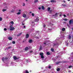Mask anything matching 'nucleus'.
Listing matches in <instances>:
<instances>
[{
	"label": "nucleus",
	"instance_id": "31",
	"mask_svg": "<svg viewBox=\"0 0 73 73\" xmlns=\"http://www.w3.org/2000/svg\"><path fill=\"white\" fill-rule=\"evenodd\" d=\"M3 20V18L1 17H0V21H2Z\"/></svg>",
	"mask_w": 73,
	"mask_h": 73
},
{
	"label": "nucleus",
	"instance_id": "46",
	"mask_svg": "<svg viewBox=\"0 0 73 73\" xmlns=\"http://www.w3.org/2000/svg\"><path fill=\"white\" fill-rule=\"evenodd\" d=\"M68 45H69V44L68 43H67L66 44V45H67V46H68Z\"/></svg>",
	"mask_w": 73,
	"mask_h": 73
},
{
	"label": "nucleus",
	"instance_id": "16",
	"mask_svg": "<svg viewBox=\"0 0 73 73\" xmlns=\"http://www.w3.org/2000/svg\"><path fill=\"white\" fill-rule=\"evenodd\" d=\"M11 48H12V47L11 46H10L9 47H7V49H10Z\"/></svg>",
	"mask_w": 73,
	"mask_h": 73
},
{
	"label": "nucleus",
	"instance_id": "52",
	"mask_svg": "<svg viewBox=\"0 0 73 73\" xmlns=\"http://www.w3.org/2000/svg\"><path fill=\"white\" fill-rule=\"evenodd\" d=\"M22 34V33H21L19 34H20V35H21Z\"/></svg>",
	"mask_w": 73,
	"mask_h": 73
},
{
	"label": "nucleus",
	"instance_id": "17",
	"mask_svg": "<svg viewBox=\"0 0 73 73\" xmlns=\"http://www.w3.org/2000/svg\"><path fill=\"white\" fill-rule=\"evenodd\" d=\"M73 68V66H70L68 67V68Z\"/></svg>",
	"mask_w": 73,
	"mask_h": 73
},
{
	"label": "nucleus",
	"instance_id": "51",
	"mask_svg": "<svg viewBox=\"0 0 73 73\" xmlns=\"http://www.w3.org/2000/svg\"><path fill=\"white\" fill-rule=\"evenodd\" d=\"M26 62H28V60H26Z\"/></svg>",
	"mask_w": 73,
	"mask_h": 73
},
{
	"label": "nucleus",
	"instance_id": "22",
	"mask_svg": "<svg viewBox=\"0 0 73 73\" xmlns=\"http://www.w3.org/2000/svg\"><path fill=\"white\" fill-rule=\"evenodd\" d=\"M25 73H29V72L28 71V70H25Z\"/></svg>",
	"mask_w": 73,
	"mask_h": 73
},
{
	"label": "nucleus",
	"instance_id": "43",
	"mask_svg": "<svg viewBox=\"0 0 73 73\" xmlns=\"http://www.w3.org/2000/svg\"><path fill=\"white\" fill-rule=\"evenodd\" d=\"M38 9H39V10H41V7H39L38 8Z\"/></svg>",
	"mask_w": 73,
	"mask_h": 73
},
{
	"label": "nucleus",
	"instance_id": "59",
	"mask_svg": "<svg viewBox=\"0 0 73 73\" xmlns=\"http://www.w3.org/2000/svg\"><path fill=\"white\" fill-rule=\"evenodd\" d=\"M72 30H73V28H72Z\"/></svg>",
	"mask_w": 73,
	"mask_h": 73
},
{
	"label": "nucleus",
	"instance_id": "64",
	"mask_svg": "<svg viewBox=\"0 0 73 73\" xmlns=\"http://www.w3.org/2000/svg\"><path fill=\"white\" fill-rule=\"evenodd\" d=\"M72 61H73V60H72Z\"/></svg>",
	"mask_w": 73,
	"mask_h": 73
},
{
	"label": "nucleus",
	"instance_id": "34",
	"mask_svg": "<svg viewBox=\"0 0 73 73\" xmlns=\"http://www.w3.org/2000/svg\"><path fill=\"white\" fill-rule=\"evenodd\" d=\"M57 13H56L55 14V15L54 16H57Z\"/></svg>",
	"mask_w": 73,
	"mask_h": 73
},
{
	"label": "nucleus",
	"instance_id": "50",
	"mask_svg": "<svg viewBox=\"0 0 73 73\" xmlns=\"http://www.w3.org/2000/svg\"><path fill=\"white\" fill-rule=\"evenodd\" d=\"M13 7L14 9H15L16 8V7L15 6H14Z\"/></svg>",
	"mask_w": 73,
	"mask_h": 73
},
{
	"label": "nucleus",
	"instance_id": "9",
	"mask_svg": "<svg viewBox=\"0 0 73 73\" xmlns=\"http://www.w3.org/2000/svg\"><path fill=\"white\" fill-rule=\"evenodd\" d=\"M29 49V48L28 47H26L25 48V50H28Z\"/></svg>",
	"mask_w": 73,
	"mask_h": 73
},
{
	"label": "nucleus",
	"instance_id": "10",
	"mask_svg": "<svg viewBox=\"0 0 73 73\" xmlns=\"http://www.w3.org/2000/svg\"><path fill=\"white\" fill-rule=\"evenodd\" d=\"M5 60V58H4V57H3L2 58V61H3V62H4V60Z\"/></svg>",
	"mask_w": 73,
	"mask_h": 73
},
{
	"label": "nucleus",
	"instance_id": "7",
	"mask_svg": "<svg viewBox=\"0 0 73 73\" xmlns=\"http://www.w3.org/2000/svg\"><path fill=\"white\" fill-rule=\"evenodd\" d=\"M15 29L14 27H12V28H11L10 29V30L11 31H13Z\"/></svg>",
	"mask_w": 73,
	"mask_h": 73
},
{
	"label": "nucleus",
	"instance_id": "35",
	"mask_svg": "<svg viewBox=\"0 0 73 73\" xmlns=\"http://www.w3.org/2000/svg\"><path fill=\"white\" fill-rule=\"evenodd\" d=\"M12 43H13V44H15V41H13Z\"/></svg>",
	"mask_w": 73,
	"mask_h": 73
},
{
	"label": "nucleus",
	"instance_id": "14",
	"mask_svg": "<svg viewBox=\"0 0 73 73\" xmlns=\"http://www.w3.org/2000/svg\"><path fill=\"white\" fill-rule=\"evenodd\" d=\"M61 62V61H60L58 62H57L56 63V64H57V65H58V64H60Z\"/></svg>",
	"mask_w": 73,
	"mask_h": 73
},
{
	"label": "nucleus",
	"instance_id": "45",
	"mask_svg": "<svg viewBox=\"0 0 73 73\" xmlns=\"http://www.w3.org/2000/svg\"><path fill=\"white\" fill-rule=\"evenodd\" d=\"M20 35L19 34L17 35V37L19 36H20Z\"/></svg>",
	"mask_w": 73,
	"mask_h": 73
},
{
	"label": "nucleus",
	"instance_id": "25",
	"mask_svg": "<svg viewBox=\"0 0 73 73\" xmlns=\"http://www.w3.org/2000/svg\"><path fill=\"white\" fill-rule=\"evenodd\" d=\"M60 69L59 68H58L57 69V71H60Z\"/></svg>",
	"mask_w": 73,
	"mask_h": 73
},
{
	"label": "nucleus",
	"instance_id": "27",
	"mask_svg": "<svg viewBox=\"0 0 73 73\" xmlns=\"http://www.w3.org/2000/svg\"><path fill=\"white\" fill-rule=\"evenodd\" d=\"M42 50V48H41V46H40L39 48V50Z\"/></svg>",
	"mask_w": 73,
	"mask_h": 73
},
{
	"label": "nucleus",
	"instance_id": "48",
	"mask_svg": "<svg viewBox=\"0 0 73 73\" xmlns=\"http://www.w3.org/2000/svg\"><path fill=\"white\" fill-rule=\"evenodd\" d=\"M57 44H54V46H55V45H56Z\"/></svg>",
	"mask_w": 73,
	"mask_h": 73
},
{
	"label": "nucleus",
	"instance_id": "44",
	"mask_svg": "<svg viewBox=\"0 0 73 73\" xmlns=\"http://www.w3.org/2000/svg\"><path fill=\"white\" fill-rule=\"evenodd\" d=\"M32 52H33V51H30V53H32Z\"/></svg>",
	"mask_w": 73,
	"mask_h": 73
},
{
	"label": "nucleus",
	"instance_id": "40",
	"mask_svg": "<svg viewBox=\"0 0 73 73\" xmlns=\"http://www.w3.org/2000/svg\"><path fill=\"white\" fill-rule=\"evenodd\" d=\"M32 16H35V14H34V13H33L32 14Z\"/></svg>",
	"mask_w": 73,
	"mask_h": 73
},
{
	"label": "nucleus",
	"instance_id": "2",
	"mask_svg": "<svg viewBox=\"0 0 73 73\" xmlns=\"http://www.w3.org/2000/svg\"><path fill=\"white\" fill-rule=\"evenodd\" d=\"M29 34H27L26 35V38H29Z\"/></svg>",
	"mask_w": 73,
	"mask_h": 73
},
{
	"label": "nucleus",
	"instance_id": "61",
	"mask_svg": "<svg viewBox=\"0 0 73 73\" xmlns=\"http://www.w3.org/2000/svg\"><path fill=\"white\" fill-rule=\"evenodd\" d=\"M70 0H68V1H70Z\"/></svg>",
	"mask_w": 73,
	"mask_h": 73
},
{
	"label": "nucleus",
	"instance_id": "21",
	"mask_svg": "<svg viewBox=\"0 0 73 73\" xmlns=\"http://www.w3.org/2000/svg\"><path fill=\"white\" fill-rule=\"evenodd\" d=\"M11 12L12 13H14L15 12V11L13 9H12V11H11Z\"/></svg>",
	"mask_w": 73,
	"mask_h": 73
},
{
	"label": "nucleus",
	"instance_id": "56",
	"mask_svg": "<svg viewBox=\"0 0 73 73\" xmlns=\"http://www.w3.org/2000/svg\"><path fill=\"white\" fill-rule=\"evenodd\" d=\"M44 44L45 45V44H46V42H44Z\"/></svg>",
	"mask_w": 73,
	"mask_h": 73
},
{
	"label": "nucleus",
	"instance_id": "1",
	"mask_svg": "<svg viewBox=\"0 0 73 73\" xmlns=\"http://www.w3.org/2000/svg\"><path fill=\"white\" fill-rule=\"evenodd\" d=\"M38 20H39V19H38V17H37L36 19L34 20V21L35 22H38Z\"/></svg>",
	"mask_w": 73,
	"mask_h": 73
},
{
	"label": "nucleus",
	"instance_id": "58",
	"mask_svg": "<svg viewBox=\"0 0 73 73\" xmlns=\"http://www.w3.org/2000/svg\"><path fill=\"white\" fill-rule=\"evenodd\" d=\"M60 16H61V15L60 14Z\"/></svg>",
	"mask_w": 73,
	"mask_h": 73
},
{
	"label": "nucleus",
	"instance_id": "20",
	"mask_svg": "<svg viewBox=\"0 0 73 73\" xmlns=\"http://www.w3.org/2000/svg\"><path fill=\"white\" fill-rule=\"evenodd\" d=\"M10 23H11V24H12V25H13V24H14V23H13V21H12Z\"/></svg>",
	"mask_w": 73,
	"mask_h": 73
},
{
	"label": "nucleus",
	"instance_id": "53",
	"mask_svg": "<svg viewBox=\"0 0 73 73\" xmlns=\"http://www.w3.org/2000/svg\"><path fill=\"white\" fill-rule=\"evenodd\" d=\"M52 10H50V13H51L52 12Z\"/></svg>",
	"mask_w": 73,
	"mask_h": 73
},
{
	"label": "nucleus",
	"instance_id": "39",
	"mask_svg": "<svg viewBox=\"0 0 73 73\" xmlns=\"http://www.w3.org/2000/svg\"><path fill=\"white\" fill-rule=\"evenodd\" d=\"M7 29H6V28H5L4 29V31H7Z\"/></svg>",
	"mask_w": 73,
	"mask_h": 73
},
{
	"label": "nucleus",
	"instance_id": "24",
	"mask_svg": "<svg viewBox=\"0 0 73 73\" xmlns=\"http://www.w3.org/2000/svg\"><path fill=\"white\" fill-rule=\"evenodd\" d=\"M41 58H44V56L43 55H42L41 56Z\"/></svg>",
	"mask_w": 73,
	"mask_h": 73
},
{
	"label": "nucleus",
	"instance_id": "57",
	"mask_svg": "<svg viewBox=\"0 0 73 73\" xmlns=\"http://www.w3.org/2000/svg\"><path fill=\"white\" fill-rule=\"evenodd\" d=\"M19 12H20V11H21V10H19Z\"/></svg>",
	"mask_w": 73,
	"mask_h": 73
},
{
	"label": "nucleus",
	"instance_id": "5",
	"mask_svg": "<svg viewBox=\"0 0 73 73\" xmlns=\"http://www.w3.org/2000/svg\"><path fill=\"white\" fill-rule=\"evenodd\" d=\"M12 38L11 37H9L8 38V39L9 40H12Z\"/></svg>",
	"mask_w": 73,
	"mask_h": 73
},
{
	"label": "nucleus",
	"instance_id": "23",
	"mask_svg": "<svg viewBox=\"0 0 73 73\" xmlns=\"http://www.w3.org/2000/svg\"><path fill=\"white\" fill-rule=\"evenodd\" d=\"M47 54H48V55H50V53L49 52H47L46 53Z\"/></svg>",
	"mask_w": 73,
	"mask_h": 73
},
{
	"label": "nucleus",
	"instance_id": "4",
	"mask_svg": "<svg viewBox=\"0 0 73 73\" xmlns=\"http://www.w3.org/2000/svg\"><path fill=\"white\" fill-rule=\"evenodd\" d=\"M72 19H71L69 21V24L70 25L72 24Z\"/></svg>",
	"mask_w": 73,
	"mask_h": 73
},
{
	"label": "nucleus",
	"instance_id": "11",
	"mask_svg": "<svg viewBox=\"0 0 73 73\" xmlns=\"http://www.w3.org/2000/svg\"><path fill=\"white\" fill-rule=\"evenodd\" d=\"M44 54V53L42 52H40V56H43Z\"/></svg>",
	"mask_w": 73,
	"mask_h": 73
},
{
	"label": "nucleus",
	"instance_id": "30",
	"mask_svg": "<svg viewBox=\"0 0 73 73\" xmlns=\"http://www.w3.org/2000/svg\"><path fill=\"white\" fill-rule=\"evenodd\" d=\"M3 12H5V11H7V10L5 9H3L2 10Z\"/></svg>",
	"mask_w": 73,
	"mask_h": 73
},
{
	"label": "nucleus",
	"instance_id": "29",
	"mask_svg": "<svg viewBox=\"0 0 73 73\" xmlns=\"http://www.w3.org/2000/svg\"><path fill=\"white\" fill-rule=\"evenodd\" d=\"M62 5L63 7H65V6H66V5H64V4H62Z\"/></svg>",
	"mask_w": 73,
	"mask_h": 73
},
{
	"label": "nucleus",
	"instance_id": "55",
	"mask_svg": "<svg viewBox=\"0 0 73 73\" xmlns=\"http://www.w3.org/2000/svg\"><path fill=\"white\" fill-rule=\"evenodd\" d=\"M30 13H32V12L30 11Z\"/></svg>",
	"mask_w": 73,
	"mask_h": 73
},
{
	"label": "nucleus",
	"instance_id": "41",
	"mask_svg": "<svg viewBox=\"0 0 73 73\" xmlns=\"http://www.w3.org/2000/svg\"><path fill=\"white\" fill-rule=\"evenodd\" d=\"M23 4L22 5V6H23V7L25 6V3H23Z\"/></svg>",
	"mask_w": 73,
	"mask_h": 73
},
{
	"label": "nucleus",
	"instance_id": "33",
	"mask_svg": "<svg viewBox=\"0 0 73 73\" xmlns=\"http://www.w3.org/2000/svg\"><path fill=\"white\" fill-rule=\"evenodd\" d=\"M51 50L52 52H54V49L53 48H51Z\"/></svg>",
	"mask_w": 73,
	"mask_h": 73
},
{
	"label": "nucleus",
	"instance_id": "26",
	"mask_svg": "<svg viewBox=\"0 0 73 73\" xmlns=\"http://www.w3.org/2000/svg\"><path fill=\"white\" fill-rule=\"evenodd\" d=\"M8 59V58L5 57V60L6 61H7V60Z\"/></svg>",
	"mask_w": 73,
	"mask_h": 73
},
{
	"label": "nucleus",
	"instance_id": "18",
	"mask_svg": "<svg viewBox=\"0 0 73 73\" xmlns=\"http://www.w3.org/2000/svg\"><path fill=\"white\" fill-rule=\"evenodd\" d=\"M47 9L48 11H50V8L48 7Z\"/></svg>",
	"mask_w": 73,
	"mask_h": 73
},
{
	"label": "nucleus",
	"instance_id": "62",
	"mask_svg": "<svg viewBox=\"0 0 73 73\" xmlns=\"http://www.w3.org/2000/svg\"><path fill=\"white\" fill-rule=\"evenodd\" d=\"M64 2L65 3V1H64Z\"/></svg>",
	"mask_w": 73,
	"mask_h": 73
},
{
	"label": "nucleus",
	"instance_id": "42",
	"mask_svg": "<svg viewBox=\"0 0 73 73\" xmlns=\"http://www.w3.org/2000/svg\"><path fill=\"white\" fill-rule=\"evenodd\" d=\"M48 68H49V69H50V68H51V66H49L48 67Z\"/></svg>",
	"mask_w": 73,
	"mask_h": 73
},
{
	"label": "nucleus",
	"instance_id": "60",
	"mask_svg": "<svg viewBox=\"0 0 73 73\" xmlns=\"http://www.w3.org/2000/svg\"><path fill=\"white\" fill-rule=\"evenodd\" d=\"M26 1H28V0H26Z\"/></svg>",
	"mask_w": 73,
	"mask_h": 73
},
{
	"label": "nucleus",
	"instance_id": "12",
	"mask_svg": "<svg viewBox=\"0 0 73 73\" xmlns=\"http://www.w3.org/2000/svg\"><path fill=\"white\" fill-rule=\"evenodd\" d=\"M32 42V40L31 39H30L29 40V43H31V42Z\"/></svg>",
	"mask_w": 73,
	"mask_h": 73
},
{
	"label": "nucleus",
	"instance_id": "54",
	"mask_svg": "<svg viewBox=\"0 0 73 73\" xmlns=\"http://www.w3.org/2000/svg\"><path fill=\"white\" fill-rule=\"evenodd\" d=\"M24 28H25V26H24Z\"/></svg>",
	"mask_w": 73,
	"mask_h": 73
},
{
	"label": "nucleus",
	"instance_id": "8",
	"mask_svg": "<svg viewBox=\"0 0 73 73\" xmlns=\"http://www.w3.org/2000/svg\"><path fill=\"white\" fill-rule=\"evenodd\" d=\"M50 2L51 3H55V2H56V1L54 0H52L50 1Z\"/></svg>",
	"mask_w": 73,
	"mask_h": 73
},
{
	"label": "nucleus",
	"instance_id": "63",
	"mask_svg": "<svg viewBox=\"0 0 73 73\" xmlns=\"http://www.w3.org/2000/svg\"><path fill=\"white\" fill-rule=\"evenodd\" d=\"M72 54H73V52H72Z\"/></svg>",
	"mask_w": 73,
	"mask_h": 73
},
{
	"label": "nucleus",
	"instance_id": "3",
	"mask_svg": "<svg viewBox=\"0 0 73 73\" xmlns=\"http://www.w3.org/2000/svg\"><path fill=\"white\" fill-rule=\"evenodd\" d=\"M13 58L14 60H17V59H19L18 58H17V57H16V56H13Z\"/></svg>",
	"mask_w": 73,
	"mask_h": 73
},
{
	"label": "nucleus",
	"instance_id": "38",
	"mask_svg": "<svg viewBox=\"0 0 73 73\" xmlns=\"http://www.w3.org/2000/svg\"><path fill=\"white\" fill-rule=\"evenodd\" d=\"M46 27V25H43V27H44V28H45V27Z\"/></svg>",
	"mask_w": 73,
	"mask_h": 73
},
{
	"label": "nucleus",
	"instance_id": "13",
	"mask_svg": "<svg viewBox=\"0 0 73 73\" xmlns=\"http://www.w3.org/2000/svg\"><path fill=\"white\" fill-rule=\"evenodd\" d=\"M42 9H43V10H44V9H45V7H44V6H42Z\"/></svg>",
	"mask_w": 73,
	"mask_h": 73
},
{
	"label": "nucleus",
	"instance_id": "49",
	"mask_svg": "<svg viewBox=\"0 0 73 73\" xmlns=\"http://www.w3.org/2000/svg\"><path fill=\"white\" fill-rule=\"evenodd\" d=\"M64 17H66V15L65 14H64Z\"/></svg>",
	"mask_w": 73,
	"mask_h": 73
},
{
	"label": "nucleus",
	"instance_id": "47",
	"mask_svg": "<svg viewBox=\"0 0 73 73\" xmlns=\"http://www.w3.org/2000/svg\"><path fill=\"white\" fill-rule=\"evenodd\" d=\"M22 25H25L24 23H22Z\"/></svg>",
	"mask_w": 73,
	"mask_h": 73
},
{
	"label": "nucleus",
	"instance_id": "19",
	"mask_svg": "<svg viewBox=\"0 0 73 73\" xmlns=\"http://www.w3.org/2000/svg\"><path fill=\"white\" fill-rule=\"evenodd\" d=\"M65 31V28H63L62 29V31Z\"/></svg>",
	"mask_w": 73,
	"mask_h": 73
},
{
	"label": "nucleus",
	"instance_id": "15",
	"mask_svg": "<svg viewBox=\"0 0 73 73\" xmlns=\"http://www.w3.org/2000/svg\"><path fill=\"white\" fill-rule=\"evenodd\" d=\"M38 1V0H36L35 1H34V3H37Z\"/></svg>",
	"mask_w": 73,
	"mask_h": 73
},
{
	"label": "nucleus",
	"instance_id": "36",
	"mask_svg": "<svg viewBox=\"0 0 73 73\" xmlns=\"http://www.w3.org/2000/svg\"><path fill=\"white\" fill-rule=\"evenodd\" d=\"M68 38L69 39H70V38H71V36H70V35L68 37Z\"/></svg>",
	"mask_w": 73,
	"mask_h": 73
},
{
	"label": "nucleus",
	"instance_id": "32",
	"mask_svg": "<svg viewBox=\"0 0 73 73\" xmlns=\"http://www.w3.org/2000/svg\"><path fill=\"white\" fill-rule=\"evenodd\" d=\"M67 20H68V19H63V20H65V21H66Z\"/></svg>",
	"mask_w": 73,
	"mask_h": 73
},
{
	"label": "nucleus",
	"instance_id": "6",
	"mask_svg": "<svg viewBox=\"0 0 73 73\" xmlns=\"http://www.w3.org/2000/svg\"><path fill=\"white\" fill-rule=\"evenodd\" d=\"M23 17H24V18H26V17H27V15H26L25 14H23Z\"/></svg>",
	"mask_w": 73,
	"mask_h": 73
},
{
	"label": "nucleus",
	"instance_id": "28",
	"mask_svg": "<svg viewBox=\"0 0 73 73\" xmlns=\"http://www.w3.org/2000/svg\"><path fill=\"white\" fill-rule=\"evenodd\" d=\"M21 14V13L20 12H18L17 13V15H20Z\"/></svg>",
	"mask_w": 73,
	"mask_h": 73
},
{
	"label": "nucleus",
	"instance_id": "37",
	"mask_svg": "<svg viewBox=\"0 0 73 73\" xmlns=\"http://www.w3.org/2000/svg\"><path fill=\"white\" fill-rule=\"evenodd\" d=\"M10 28H13V26L12 25L10 26Z\"/></svg>",
	"mask_w": 73,
	"mask_h": 73
}]
</instances>
